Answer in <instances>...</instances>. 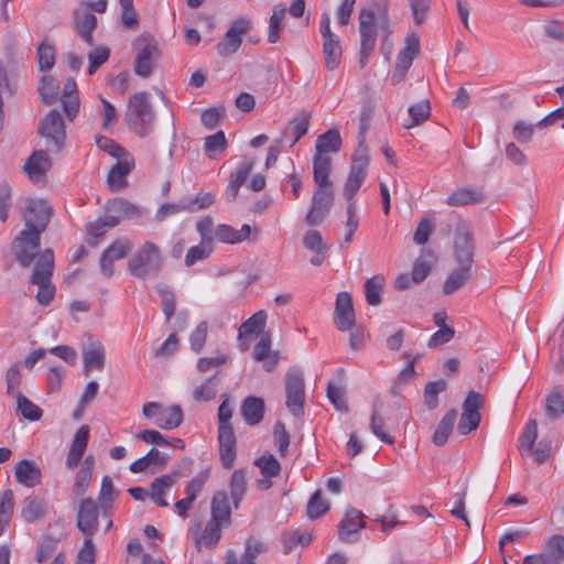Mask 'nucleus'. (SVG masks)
<instances>
[{"label": "nucleus", "mask_w": 564, "mask_h": 564, "mask_svg": "<svg viewBox=\"0 0 564 564\" xmlns=\"http://www.w3.org/2000/svg\"><path fill=\"white\" fill-rule=\"evenodd\" d=\"M358 32L360 39L359 66L364 68L375 52L377 39L387 42L393 34V22L389 14V1L373 2L360 9L358 14Z\"/></svg>", "instance_id": "1"}, {"label": "nucleus", "mask_w": 564, "mask_h": 564, "mask_svg": "<svg viewBox=\"0 0 564 564\" xmlns=\"http://www.w3.org/2000/svg\"><path fill=\"white\" fill-rule=\"evenodd\" d=\"M221 403L218 408V444H219V457L221 465L229 469L234 466L237 451V440L234 431V426L230 423L232 417V406L230 404L229 394L221 395Z\"/></svg>", "instance_id": "2"}, {"label": "nucleus", "mask_w": 564, "mask_h": 564, "mask_svg": "<svg viewBox=\"0 0 564 564\" xmlns=\"http://www.w3.org/2000/svg\"><path fill=\"white\" fill-rule=\"evenodd\" d=\"M124 120L129 129L140 138H145L152 132L155 113L148 93H135L129 98Z\"/></svg>", "instance_id": "3"}, {"label": "nucleus", "mask_w": 564, "mask_h": 564, "mask_svg": "<svg viewBox=\"0 0 564 564\" xmlns=\"http://www.w3.org/2000/svg\"><path fill=\"white\" fill-rule=\"evenodd\" d=\"M163 256L158 245L145 241L128 261L129 273L140 280L160 274Z\"/></svg>", "instance_id": "4"}, {"label": "nucleus", "mask_w": 564, "mask_h": 564, "mask_svg": "<svg viewBox=\"0 0 564 564\" xmlns=\"http://www.w3.org/2000/svg\"><path fill=\"white\" fill-rule=\"evenodd\" d=\"M54 271V252L45 249L36 260L32 274L31 284L37 285L36 301L41 305H48L55 295V286L52 283Z\"/></svg>", "instance_id": "5"}, {"label": "nucleus", "mask_w": 564, "mask_h": 564, "mask_svg": "<svg viewBox=\"0 0 564 564\" xmlns=\"http://www.w3.org/2000/svg\"><path fill=\"white\" fill-rule=\"evenodd\" d=\"M323 175L321 180L317 173H313L316 191L313 194L311 206L305 218L308 226L319 225L327 217L334 204V189L329 174Z\"/></svg>", "instance_id": "6"}, {"label": "nucleus", "mask_w": 564, "mask_h": 564, "mask_svg": "<svg viewBox=\"0 0 564 564\" xmlns=\"http://www.w3.org/2000/svg\"><path fill=\"white\" fill-rule=\"evenodd\" d=\"M341 137L336 128L319 134L315 141V154L313 158V173H317L321 180L323 174H330L332 158L329 154L338 153L341 149Z\"/></svg>", "instance_id": "7"}, {"label": "nucleus", "mask_w": 564, "mask_h": 564, "mask_svg": "<svg viewBox=\"0 0 564 564\" xmlns=\"http://www.w3.org/2000/svg\"><path fill=\"white\" fill-rule=\"evenodd\" d=\"M39 133L45 139L46 147L52 152H59L66 139L65 123L61 112L51 110L40 122Z\"/></svg>", "instance_id": "8"}, {"label": "nucleus", "mask_w": 564, "mask_h": 564, "mask_svg": "<svg viewBox=\"0 0 564 564\" xmlns=\"http://www.w3.org/2000/svg\"><path fill=\"white\" fill-rule=\"evenodd\" d=\"M41 234L39 231L22 230L12 243L14 259L22 268H29L33 260L43 253L40 252Z\"/></svg>", "instance_id": "9"}, {"label": "nucleus", "mask_w": 564, "mask_h": 564, "mask_svg": "<svg viewBox=\"0 0 564 564\" xmlns=\"http://www.w3.org/2000/svg\"><path fill=\"white\" fill-rule=\"evenodd\" d=\"M286 408L296 417L304 414L305 383L300 369H290L285 376Z\"/></svg>", "instance_id": "10"}, {"label": "nucleus", "mask_w": 564, "mask_h": 564, "mask_svg": "<svg viewBox=\"0 0 564 564\" xmlns=\"http://www.w3.org/2000/svg\"><path fill=\"white\" fill-rule=\"evenodd\" d=\"M142 414L147 419H154V423L162 430H173L183 422V411L180 405L163 408L158 402H147L143 404Z\"/></svg>", "instance_id": "11"}, {"label": "nucleus", "mask_w": 564, "mask_h": 564, "mask_svg": "<svg viewBox=\"0 0 564 564\" xmlns=\"http://www.w3.org/2000/svg\"><path fill=\"white\" fill-rule=\"evenodd\" d=\"M475 241L467 224L459 221L455 228L454 259L458 267L473 269Z\"/></svg>", "instance_id": "12"}, {"label": "nucleus", "mask_w": 564, "mask_h": 564, "mask_svg": "<svg viewBox=\"0 0 564 564\" xmlns=\"http://www.w3.org/2000/svg\"><path fill=\"white\" fill-rule=\"evenodd\" d=\"M485 398L482 394L470 391L463 402V413L458 422V431L462 435H467L475 431L480 423V409L482 408Z\"/></svg>", "instance_id": "13"}, {"label": "nucleus", "mask_w": 564, "mask_h": 564, "mask_svg": "<svg viewBox=\"0 0 564 564\" xmlns=\"http://www.w3.org/2000/svg\"><path fill=\"white\" fill-rule=\"evenodd\" d=\"M252 23L249 18L240 17L236 19L223 40L217 44L216 50L220 56H229L236 53L242 44V35L249 33Z\"/></svg>", "instance_id": "14"}, {"label": "nucleus", "mask_w": 564, "mask_h": 564, "mask_svg": "<svg viewBox=\"0 0 564 564\" xmlns=\"http://www.w3.org/2000/svg\"><path fill=\"white\" fill-rule=\"evenodd\" d=\"M52 214V207L44 199H28V205L23 215L25 229L39 231L42 234Z\"/></svg>", "instance_id": "15"}, {"label": "nucleus", "mask_w": 564, "mask_h": 564, "mask_svg": "<svg viewBox=\"0 0 564 564\" xmlns=\"http://www.w3.org/2000/svg\"><path fill=\"white\" fill-rule=\"evenodd\" d=\"M131 249L132 242L128 238L116 239L100 256L99 267L101 273L110 279L115 273L113 262L126 258Z\"/></svg>", "instance_id": "16"}, {"label": "nucleus", "mask_w": 564, "mask_h": 564, "mask_svg": "<svg viewBox=\"0 0 564 564\" xmlns=\"http://www.w3.org/2000/svg\"><path fill=\"white\" fill-rule=\"evenodd\" d=\"M98 514V506L91 498L80 501L76 524L78 530L85 535V539H93V535L97 532L99 525Z\"/></svg>", "instance_id": "17"}, {"label": "nucleus", "mask_w": 564, "mask_h": 564, "mask_svg": "<svg viewBox=\"0 0 564 564\" xmlns=\"http://www.w3.org/2000/svg\"><path fill=\"white\" fill-rule=\"evenodd\" d=\"M365 514L356 508L347 509L338 524V538L344 543H354L359 539V531L365 528Z\"/></svg>", "instance_id": "18"}, {"label": "nucleus", "mask_w": 564, "mask_h": 564, "mask_svg": "<svg viewBox=\"0 0 564 564\" xmlns=\"http://www.w3.org/2000/svg\"><path fill=\"white\" fill-rule=\"evenodd\" d=\"M334 321L340 332L350 330L356 323L352 297L348 292L337 294Z\"/></svg>", "instance_id": "19"}, {"label": "nucleus", "mask_w": 564, "mask_h": 564, "mask_svg": "<svg viewBox=\"0 0 564 564\" xmlns=\"http://www.w3.org/2000/svg\"><path fill=\"white\" fill-rule=\"evenodd\" d=\"M161 52L155 41H150L140 50L134 59V72L143 78H148L156 66Z\"/></svg>", "instance_id": "20"}, {"label": "nucleus", "mask_w": 564, "mask_h": 564, "mask_svg": "<svg viewBox=\"0 0 564 564\" xmlns=\"http://www.w3.org/2000/svg\"><path fill=\"white\" fill-rule=\"evenodd\" d=\"M117 160L107 176L108 186L113 192L128 185L127 176L134 167V159L130 153Z\"/></svg>", "instance_id": "21"}, {"label": "nucleus", "mask_w": 564, "mask_h": 564, "mask_svg": "<svg viewBox=\"0 0 564 564\" xmlns=\"http://www.w3.org/2000/svg\"><path fill=\"white\" fill-rule=\"evenodd\" d=\"M74 30L89 46L94 45L93 32L97 28V18L88 10L77 8L73 14Z\"/></svg>", "instance_id": "22"}, {"label": "nucleus", "mask_w": 564, "mask_h": 564, "mask_svg": "<svg viewBox=\"0 0 564 564\" xmlns=\"http://www.w3.org/2000/svg\"><path fill=\"white\" fill-rule=\"evenodd\" d=\"M52 161L44 150L34 151L24 164V171L32 182L42 181L51 169Z\"/></svg>", "instance_id": "23"}, {"label": "nucleus", "mask_w": 564, "mask_h": 564, "mask_svg": "<svg viewBox=\"0 0 564 564\" xmlns=\"http://www.w3.org/2000/svg\"><path fill=\"white\" fill-rule=\"evenodd\" d=\"M265 413L264 400L260 397L248 395L240 403V414L245 422L250 425H258L262 422Z\"/></svg>", "instance_id": "24"}, {"label": "nucleus", "mask_w": 564, "mask_h": 564, "mask_svg": "<svg viewBox=\"0 0 564 564\" xmlns=\"http://www.w3.org/2000/svg\"><path fill=\"white\" fill-rule=\"evenodd\" d=\"M14 477L22 486L33 488L41 482L42 473L34 460L22 459L15 465Z\"/></svg>", "instance_id": "25"}, {"label": "nucleus", "mask_w": 564, "mask_h": 564, "mask_svg": "<svg viewBox=\"0 0 564 564\" xmlns=\"http://www.w3.org/2000/svg\"><path fill=\"white\" fill-rule=\"evenodd\" d=\"M106 352L105 347L98 340L89 343L88 347L83 351L84 373L89 376L93 369L101 371L105 367Z\"/></svg>", "instance_id": "26"}, {"label": "nucleus", "mask_w": 564, "mask_h": 564, "mask_svg": "<svg viewBox=\"0 0 564 564\" xmlns=\"http://www.w3.org/2000/svg\"><path fill=\"white\" fill-rule=\"evenodd\" d=\"M210 519L225 524V528L231 524V508L226 491H216L210 502Z\"/></svg>", "instance_id": "27"}, {"label": "nucleus", "mask_w": 564, "mask_h": 564, "mask_svg": "<svg viewBox=\"0 0 564 564\" xmlns=\"http://www.w3.org/2000/svg\"><path fill=\"white\" fill-rule=\"evenodd\" d=\"M253 357L258 361L263 362V368L271 371L279 362V352L271 350V336L263 334L261 339L257 343L253 350Z\"/></svg>", "instance_id": "28"}, {"label": "nucleus", "mask_w": 564, "mask_h": 564, "mask_svg": "<svg viewBox=\"0 0 564 564\" xmlns=\"http://www.w3.org/2000/svg\"><path fill=\"white\" fill-rule=\"evenodd\" d=\"M88 438H89V427L87 425L80 426L74 436L73 443L70 445V448H69V452H68V455L66 458L67 467L74 468L79 464V462L85 453V449L87 447Z\"/></svg>", "instance_id": "29"}, {"label": "nucleus", "mask_w": 564, "mask_h": 564, "mask_svg": "<svg viewBox=\"0 0 564 564\" xmlns=\"http://www.w3.org/2000/svg\"><path fill=\"white\" fill-rule=\"evenodd\" d=\"M106 212L111 216L122 218L139 219L142 216V210L139 206L126 200L123 198H113L106 203Z\"/></svg>", "instance_id": "30"}, {"label": "nucleus", "mask_w": 564, "mask_h": 564, "mask_svg": "<svg viewBox=\"0 0 564 564\" xmlns=\"http://www.w3.org/2000/svg\"><path fill=\"white\" fill-rule=\"evenodd\" d=\"M485 195L480 188L460 187L454 191L446 199L448 206H465L480 204Z\"/></svg>", "instance_id": "31"}, {"label": "nucleus", "mask_w": 564, "mask_h": 564, "mask_svg": "<svg viewBox=\"0 0 564 564\" xmlns=\"http://www.w3.org/2000/svg\"><path fill=\"white\" fill-rule=\"evenodd\" d=\"M251 235V227L247 224L238 230L234 227L221 224L215 229V238L224 243H239L247 240Z\"/></svg>", "instance_id": "32"}, {"label": "nucleus", "mask_w": 564, "mask_h": 564, "mask_svg": "<svg viewBox=\"0 0 564 564\" xmlns=\"http://www.w3.org/2000/svg\"><path fill=\"white\" fill-rule=\"evenodd\" d=\"M420 53V40L415 33L406 35L404 41V47L400 51L397 56L395 66L409 69L413 63V59Z\"/></svg>", "instance_id": "33"}, {"label": "nucleus", "mask_w": 564, "mask_h": 564, "mask_svg": "<svg viewBox=\"0 0 564 564\" xmlns=\"http://www.w3.org/2000/svg\"><path fill=\"white\" fill-rule=\"evenodd\" d=\"M545 414L551 421L564 415V387L555 386L545 398Z\"/></svg>", "instance_id": "34"}, {"label": "nucleus", "mask_w": 564, "mask_h": 564, "mask_svg": "<svg viewBox=\"0 0 564 564\" xmlns=\"http://www.w3.org/2000/svg\"><path fill=\"white\" fill-rule=\"evenodd\" d=\"M369 155L367 145L358 147L352 155L348 177L362 183L367 176Z\"/></svg>", "instance_id": "35"}, {"label": "nucleus", "mask_w": 564, "mask_h": 564, "mask_svg": "<svg viewBox=\"0 0 564 564\" xmlns=\"http://www.w3.org/2000/svg\"><path fill=\"white\" fill-rule=\"evenodd\" d=\"M540 555L546 564H561L564 561V536L552 535L545 543Z\"/></svg>", "instance_id": "36"}, {"label": "nucleus", "mask_w": 564, "mask_h": 564, "mask_svg": "<svg viewBox=\"0 0 564 564\" xmlns=\"http://www.w3.org/2000/svg\"><path fill=\"white\" fill-rule=\"evenodd\" d=\"M175 474H166L155 478L150 486L149 496L159 507H167L169 503L164 499L166 489L175 484Z\"/></svg>", "instance_id": "37"}, {"label": "nucleus", "mask_w": 564, "mask_h": 564, "mask_svg": "<svg viewBox=\"0 0 564 564\" xmlns=\"http://www.w3.org/2000/svg\"><path fill=\"white\" fill-rule=\"evenodd\" d=\"M46 513V502L36 496H28L24 499V506L21 510L23 519L28 523H34L41 520Z\"/></svg>", "instance_id": "38"}, {"label": "nucleus", "mask_w": 564, "mask_h": 564, "mask_svg": "<svg viewBox=\"0 0 564 564\" xmlns=\"http://www.w3.org/2000/svg\"><path fill=\"white\" fill-rule=\"evenodd\" d=\"M267 322V313L259 311L243 322L239 328V340L243 336L259 335L263 332ZM241 350H247V346L240 341Z\"/></svg>", "instance_id": "39"}, {"label": "nucleus", "mask_w": 564, "mask_h": 564, "mask_svg": "<svg viewBox=\"0 0 564 564\" xmlns=\"http://www.w3.org/2000/svg\"><path fill=\"white\" fill-rule=\"evenodd\" d=\"M221 371H217L214 376L206 379L200 386L193 391V398L197 402H208L216 398L218 386L221 381Z\"/></svg>", "instance_id": "40"}, {"label": "nucleus", "mask_w": 564, "mask_h": 564, "mask_svg": "<svg viewBox=\"0 0 564 564\" xmlns=\"http://www.w3.org/2000/svg\"><path fill=\"white\" fill-rule=\"evenodd\" d=\"M457 414V410L452 409L438 422L432 437V441L436 446H443L447 442L448 436L454 429Z\"/></svg>", "instance_id": "41"}, {"label": "nucleus", "mask_w": 564, "mask_h": 564, "mask_svg": "<svg viewBox=\"0 0 564 564\" xmlns=\"http://www.w3.org/2000/svg\"><path fill=\"white\" fill-rule=\"evenodd\" d=\"M323 52L325 54V66L328 70H334L339 66L341 58V46L339 37L333 36L323 40Z\"/></svg>", "instance_id": "42"}, {"label": "nucleus", "mask_w": 564, "mask_h": 564, "mask_svg": "<svg viewBox=\"0 0 564 564\" xmlns=\"http://www.w3.org/2000/svg\"><path fill=\"white\" fill-rule=\"evenodd\" d=\"M473 280V269L460 268L455 269L446 279L443 292L449 295L462 289L465 284Z\"/></svg>", "instance_id": "43"}, {"label": "nucleus", "mask_w": 564, "mask_h": 564, "mask_svg": "<svg viewBox=\"0 0 564 564\" xmlns=\"http://www.w3.org/2000/svg\"><path fill=\"white\" fill-rule=\"evenodd\" d=\"M381 410L382 403L378 401L375 402L370 417V430L380 441L391 445L394 443V438L384 431L386 422L381 414Z\"/></svg>", "instance_id": "44"}, {"label": "nucleus", "mask_w": 564, "mask_h": 564, "mask_svg": "<svg viewBox=\"0 0 564 564\" xmlns=\"http://www.w3.org/2000/svg\"><path fill=\"white\" fill-rule=\"evenodd\" d=\"M384 276L382 274H376L369 278L365 283V296L366 301L371 306H378L381 304V293L384 288Z\"/></svg>", "instance_id": "45"}, {"label": "nucleus", "mask_w": 564, "mask_h": 564, "mask_svg": "<svg viewBox=\"0 0 564 564\" xmlns=\"http://www.w3.org/2000/svg\"><path fill=\"white\" fill-rule=\"evenodd\" d=\"M229 488L234 508L238 509L247 491V479L242 469H237L232 473Z\"/></svg>", "instance_id": "46"}, {"label": "nucleus", "mask_w": 564, "mask_h": 564, "mask_svg": "<svg viewBox=\"0 0 564 564\" xmlns=\"http://www.w3.org/2000/svg\"><path fill=\"white\" fill-rule=\"evenodd\" d=\"M223 528H225V524L209 519L202 535L196 539L197 549L199 550L200 543H204L208 549L215 547L221 538Z\"/></svg>", "instance_id": "47"}, {"label": "nucleus", "mask_w": 564, "mask_h": 564, "mask_svg": "<svg viewBox=\"0 0 564 564\" xmlns=\"http://www.w3.org/2000/svg\"><path fill=\"white\" fill-rule=\"evenodd\" d=\"M311 113L303 110L299 112L294 119H292L289 123V127L284 131V135L291 131L293 135V140L291 142V147H293L302 137H304L308 131Z\"/></svg>", "instance_id": "48"}, {"label": "nucleus", "mask_w": 564, "mask_h": 564, "mask_svg": "<svg viewBox=\"0 0 564 564\" xmlns=\"http://www.w3.org/2000/svg\"><path fill=\"white\" fill-rule=\"evenodd\" d=\"M14 509V494L11 489L3 491L0 499V534H2L10 524Z\"/></svg>", "instance_id": "49"}, {"label": "nucleus", "mask_w": 564, "mask_h": 564, "mask_svg": "<svg viewBox=\"0 0 564 564\" xmlns=\"http://www.w3.org/2000/svg\"><path fill=\"white\" fill-rule=\"evenodd\" d=\"M119 225V217L111 216L109 213L102 218L87 225V234L95 239L101 238L109 229Z\"/></svg>", "instance_id": "50"}, {"label": "nucleus", "mask_w": 564, "mask_h": 564, "mask_svg": "<svg viewBox=\"0 0 564 564\" xmlns=\"http://www.w3.org/2000/svg\"><path fill=\"white\" fill-rule=\"evenodd\" d=\"M17 399V413L20 414L25 420L31 422L39 421L43 415V410L34 404L30 399H28L24 394H19L15 397Z\"/></svg>", "instance_id": "51"}, {"label": "nucleus", "mask_w": 564, "mask_h": 564, "mask_svg": "<svg viewBox=\"0 0 564 564\" xmlns=\"http://www.w3.org/2000/svg\"><path fill=\"white\" fill-rule=\"evenodd\" d=\"M39 93L43 104L53 105L58 98L59 84L52 76H43L40 82Z\"/></svg>", "instance_id": "52"}, {"label": "nucleus", "mask_w": 564, "mask_h": 564, "mask_svg": "<svg viewBox=\"0 0 564 564\" xmlns=\"http://www.w3.org/2000/svg\"><path fill=\"white\" fill-rule=\"evenodd\" d=\"M431 115V105L429 100H421L409 108V116L411 121L409 123H404L403 127L405 129H411L415 126L422 124L425 120L429 119Z\"/></svg>", "instance_id": "53"}, {"label": "nucleus", "mask_w": 564, "mask_h": 564, "mask_svg": "<svg viewBox=\"0 0 564 564\" xmlns=\"http://www.w3.org/2000/svg\"><path fill=\"white\" fill-rule=\"evenodd\" d=\"M213 252V240L200 241L199 245L191 247L185 256V265L192 267L199 261L207 259Z\"/></svg>", "instance_id": "54"}, {"label": "nucleus", "mask_w": 564, "mask_h": 564, "mask_svg": "<svg viewBox=\"0 0 564 564\" xmlns=\"http://www.w3.org/2000/svg\"><path fill=\"white\" fill-rule=\"evenodd\" d=\"M227 145L228 143L224 131H217L205 138L204 150L209 159H215L218 153L225 152Z\"/></svg>", "instance_id": "55"}, {"label": "nucleus", "mask_w": 564, "mask_h": 564, "mask_svg": "<svg viewBox=\"0 0 564 564\" xmlns=\"http://www.w3.org/2000/svg\"><path fill=\"white\" fill-rule=\"evenodd\" d=\"M155 289L161 296L162 310L166 321L169 322L176 310V295L166 284L160 283Z\"/></svg>", "instance_id": "56"}, {"label": "nucleus", "mask_w": 564, "mask_h": 564, "mask_svg": "<svg viewBox=\"0 0 564 564\" xmlns=\"http://www.w3.org/2000/svg\"><path fill=\"white\" fill-rule=\"evenodd\" d=\"M447 388L445 380L441 379L437 381L429 382L424 388V403L429 410H434L438 405L437 395L444 392Z\"/></svg>", "instance_id": "57"}, {"label": "nucleus", "mask_w": 564, "mask_h": 564, "mask_svg": "<svg viewBox=\"0 0 564 564\" xmlns=\"http://www.w3.org/2000/svg\"><path fill=\"white\" fill-rule=\"evenodd\" d=\"M59 539L52 535H44L39 542L35 561L37 563L46 562L56 551Z\"/></svg>", "instance_id": "58"}, {"label": "nucleus", "mask_w": 564, "mask_h": 564, "mask_svg": "<svg viewBox=\"0 0 564 564\" xmlns=\"http://www.w3.org/2000/svg\"><path fill=\"white\" fill-rule=\"evenodd\" d=\"M254 465L260 468L264 478L276 477L281 471V464L272 454L262 455L257 458Z\"/></svg>", "instance_id": "59"}, {"label": "nucleus", "mask_w": 564, "mask_h": 564, "mask_svg": "<svg viewBox=\"0 0 564 564\" xmlns=\"http://www.w3.org/2000/svg\"><path fill=\"white\" fill-rule=\"evenodd\" d=\"M326 393L328 400L337 411L343 413H347L349 411L345 399L346 391L344 387L337 386L334 382H328Z\"/></svg>", "instance_id": "60"}, {"label": "nucleus", "mask_w": 564, "mask_h": 564, "mask_svg": "<svg viewBox=\"0 0 564 564\" xmlns=\"http://www.w3.org/2000/svg\"><path fill=\"white\" fill-rule=\"evenodd\" d=\"M39 68L42 72H47L53 68L55 64V48L45 42L37 46L36 52Z\"/></svg>", "instance_id": "61"}, {"label": "nucleus", "mask_w": 564, "mask_h": 564, "mask_svg": "<svg viewBox=\"0 0 564 564\" xmlns=\"http://www.w3.org/2000/svg\"><path fill=\"white\" fill-rule=\"evenodd\" d=\"M284 15L285 9L281 6H275L269 21V43H276L279 41Z\"/></svg>", "instance_id": "62"}, {"label": "nucleus", "mask_w": 564, "mask_h": 564, "mask_svg": "<svg viewBox=\"0 0 564 564\" xmlns=\"http://www.w3.org/2000/svg\"><path fill=\"white\" fill-rule=\"evenodd\" d=\"M311 541L312 534L300 532L297 530L289 531L283 534V545L286 553L297 545L306 546Z\"/></svg>", "instance_id": "63"}, {"label": "nucleus", "mask_w": 564, "mask_h": 564, "mask_svg": "<svg viewBox=\"0 0 564 564\" xmlns=\"http://www.w3.org/2000/svg\"><path fill=\"white\" fill-rule=\"evenodd\" d=\"M329 509V503L322 499L319 490H316L307 502V517L310 519H317L325 514Z\"/></svg>", "instance_id": "64"}]
</instances>
